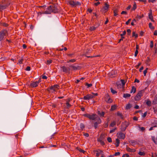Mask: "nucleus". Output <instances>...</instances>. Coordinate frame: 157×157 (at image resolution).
<instances>
[{"instance_id":"obj_1","label":"nucleus","mask_w":157,"mask_h":157,"mask_svg":"<svg viewBox=\"0 0 157 157\" xmlns=\"http://www.w3.org/2000/svg\"><path fill=\"white\" fill-rule=\"evenodd\" d=\"M58 10L56 6L52 5L50 6L47 8V10L44 12H39L38 13V14H41L42 13L44 14H50L52 13H58Z\"/></svg>"},{"instance_id":"obj_2","label":"nucleus","mask_w":157,"mask_h":157,"mask_svg":"<svg viewBox=\"0 0 157 157\" xmlns=\"http://www.w3.org/2000/svg\"><path fill=\"white\" fill-rule=\"evenodd\" d=\"M10 3L8 0L2 1L0 4V11L6 9L10 5Z\"/></svg>"},{"instance_id":"obj_3","label":"nucleus","mask_w":157,"mask_h":157,"mask_svg":"<svg viewBox=\"0 0 157 157\" xmlns=\"http://www.w3.org/2000/svg\"><path fill=\"white\" fill-rule=\"evenodd\" d=\"M8 32L6 30L3 29L0 32V41L2 42L3 41L6 36L7 35Z\"/></svg>"},{"instance_id":"obj_4","label":"nucleus","mask_w":157,"mask_h":157,"mask_svg":"<svg viewBox=\"0 0 157 157\" xmlns=\"http://www.w3.org/2000/svg\"><path fill=\"white\" fill-rule=\"evenodd\" d=\"M145 92V90H142L138 92L137 94L135 97V101H138L140 100L141 97L143 96V94Z\"/></svg>"},{"instance_id":"obj_5","label":"nucleus","mask_w":157,"mask_h":157,"mask_svg":"<svg viewBox=\"0 0 157 157\" xmlns=\"http://www.w3.org/2000/svg\"><path fill=\"white\" fill-rule=\"evenodd\" d=\"M129 125V123L127 121L122 122L121 125L120 129L121 131H124L125 130L127 127Z\"/></svg>"},{"instance_id":"obj_6","label":"nucleus","mask_w":157,"mask_h":157,"mask_svg":"<svg viewBox=\"0 0 157 157\" xmlns=\"http://www.w3.org/2000/svg\"><path fill=\"white\" fill-rule=\"evenodd\" d=\"M83 116L87 117L90 120H95L97 118V117H96V116H97L94 113H92L91 115L89 113H86L84 114Z\"/></svg>"},{"instance_id":"obj_7","label":"nucleus","mask_w":157,"mask_h":157,"mask_svg":"<svg viewBox=\"0 0 157 157\" xmlns=\"http://www.w3.org/2000/svg\"><path fill=\"white\" fill-rule=\"evenodd\" d=\"M109 7V5L108 4V2H105L104 3V6L101 10V11L105 13L107 12Z\"/></svg>"},{"instance_id":"obj_8","label":"nucleus","mask_w":157,"mask_h":157,"mask_svg":"<svg viewBox=\"0 0 157 157\" xmlns=\"http://www.w3.org/2000/svg\"><path fill=\"white\" fill-rule=\"evenodd\" d=\"M69 4L72 7H76L77 6H80L81 3L78 2L74 1H70L68 2Z\"/></svg>"},{"instance_id":"obj_9","label":"nucleus","mask_w":157,"mask_h":157,"mask_svg":"<svg viewBox=\"0 0 157 157\" xmlns=\"http://www.w3.org/2000/svg\"><path fill=\"white\" fill-rule=\"evenodd\" d=\"M104 98L105 101L108 103H111L113 101L110 98L109 94H108L105 95Z\"/></svg>"},{"instance_id":"obj_10","label":"nucleus","mask_w":157,"mask_h":157,"mask_svg":"<svg viewBox=\"0 0 157 157\" xmlns=\"http://www.w3.org/2000/svg\"><path fill=\"white\" fill-rule=\"evenodd\" d=\"M117 136L120 139H124L125 137V134L121 132H119L117 133Z\"/></svg>"},{"instance_id":"obj_11","label":"nucleus","mask_w":157,"mask_h":157,"mask_svg":"<svg viewBox=\"0 0 157 157\" xmlns=\"http://www.w3.org/2000/svg\"><path fill=\"white\" fill-rule=\"evenodd\" d=\"M59 87V86L58 85H55L50 86L49 89L52 90V92L53 93L56 91L58 89Z\"/></svg>"},{"instance_id":"obj_12","label":"nucleus","mask_w":157,"mask_h":157,"mask_svg":"<svg viewBox=\"0 0 157 157\" xmlns=\"http://www.w3.org/2000/svg\"><path fill=\"white\" fill-rule=\"evenodd\" d=\"M94 97V96L91 94H88L84 96L83 98H82L84 100H88Z\"/></svg>"},{"instance_id":"obj_13","label":"nucleus","mask_w":157,"mask_h":157,"mask_svg":"<svg viewBox=\"0 0 157 157\" xmlns=\"http://www.w3.org/2000/svg\"><path fill=\"white\" fill-rule=\"evenodd\" d=\"M96 120H97V121L94 123V127L95 129L97 128L98 125L101 124V119L99 117L96 118Z\"/></svg>"},{"instance_id":"obj_14","label":"nucleus","mask_w":157,"mask_h":157,"mask_svg":"<svg viewBox=\"0 0 157 157\" xmlns=\"http://www.w3.org/2000/svg\"><path fill=\"white\" fill-rule=\"evenodd\" d=\"M61 68L62 69V71L63 72L65 73L68 72L69 73L70 69L69 68H67L65 66H63L61 67Z\"/></svg>"},{"instance_id":"obj_15","label":"nucleus","mask_w":157,"mask_h":157,"mask_svg":"<svg viewBox=\"0 0 157 157\" xmlns=\"http://www.w3.org/2000/svg\"><path fill=\"white\" fill-rule=\"evenodd\" d=\"M94 152H96V156L97 157H98L100 155L102 154L103 153V151L100 149H98L97 150L94 151Z\"/></svg>"},{"instance_id":"obj_16","label":"nucleus","mask_w":157,"mask_h":157,"mask_svg":"<svg viewBox=\"0 0 157 157\" xmlns=\"http://www.w3.org/2000/svg\"><path fill=\"white\" fill-rule=\"evenodd\" d=\"M70 67H72L74 70H76L78 69H79L80 68V67L78 65H71Z\"/></svg>"},{"instance_id":"obj_17","label":"nucleus","mask_w":157,"mask_h":157,"mask_svg":"<svg viewBox=\"0 0 157 157\" xmlns=\"http://www.w3.org/2000/svg\"><path fill=\"white\" fill-rule=\"evenodd\" d=\"M38 82L36 81L32 82L30 85L32 87H35L38 86Z\"/></svg>"},{"instance_id":"obj_18","label":"nucleus","mask_w":157,"mask_h":157,"mask_svg":"<svg viewBox=\"0 0 157 157\" xmlns=\"http://www.w3.org/2000/svg\"><path fill=\"white\" fill-rule=\"evenodd\" d=\"M105 135L104 134H101L100 137L98 139L97 141H101V140H103L105 138Z\"/></svg>"},{"instance_id":"obj_19","label":"nucleus","mask_w":157,"mask_h":157,"mask_svg":"<svg viewBox=\"0 0 157 157\" xmlns=\"http://www.w3.org/2000/svg\"><path fill=\"white\" fill-rule=\"evenodd\" d=\"M126 150L129 152H134L136 151L135 149H131L128 147H126Z\"/></svg>"},{"instance_id":"obj_20","label":"nucleus","mask_w":157,"mask_h":157,"mask_svg":"<svg viewBox=\"0 0 157 157\" xmlns=\"http://www.w3.org/2000/svg\"><path fill=\"white\" fill-rule=\"evenodd\" d=\"M98 114L100 117H104V115L105 114V113L104 112H100L99 111H98Z\"/></svg>"},{"instance_id":"obj_21","label":"nucleus","mask_w":157,"mask_h":157,"mask_svg":"<svg viewBox=\"0 0 157 157\" xmlns=\"http://www.w3.org/2000/svg\"><path fill=\"white\" fill-rule=\"evenodd\" d=\"M144 17V15L143 14H142L140 15H136V17L135 18L136 19H137V20L138 19H140Z\"/></svg>"},{"instance_id":"obj_22","label":"nucleus","mask_w":157,"mask_h":157,"mask_svg":"<svg viewBox=\"0 0 157 157\" xmlns=\"http://www.w3.org/2000/svg\"><path fill=\"white\" fill-rule=\"evenodd\" d=\"M136 91V89L135 87L134 86H132V88L131 90L130 91V93H135Z\"/></svg>"},{"instance_id":"obj_23","label":"nucleus","mask_w":157,"mask_h":157,"mask_svg":"<svg viewBox=\"0 0 157 157\" xmlns=\"http://www.w3.org/2000/svg\"><path fill=\"white\" fill-rule=\"evenodd\" d=\"M116 147H117L119 146L120 141L118 138H117L116 139Z\"/></svg>"},{"instance_id":"obj_24","label":"nucleus","mask_w":157,"mask_h":157,"mask_svg":"<svg viewBox=\"0 0 157 157\" xmlns=\"http://www.w3.org/2000/svg\"><path fill=\"white\" fill-rule=\"evenodd\" d=\"M132 107V105L130 103L128 104L126 106L125 109H130Z\"/></svg>"},{"instance_id":"obj_25","label":"nucleus","mask_w":157,"mask_h":157,"mask_svg":"<svg viewBox=\"0 0 157 157\" xmlns=\"http://www.w3.org/2000/svg\"><path fill=\"white\" fill-rule=\"evenodd\" d=\"M131 96L130 94H123V97L125 98H129Z\"/></svg>"},{"instance_id":"obj_26","label":"nucleus","mask_w":157,"mask_h":157,"mask_svg":"<svg viewBox=\"0 0 157 157\" xmlns=\"http://www.w3.org/2000/svg\"><path fill=\"white\" fill-rule=\"evenodd\" d=\"M70 101V100H68V101H67V102L66 103L67 107L68 109L70 108L71 106V105H70L69 103V102Z\"/></svg>"},{"instance_id":"obj_27","label":"nucleus","mask_w":157,"mask_h":157,"mask_svg":"<svg viewBox=\"0 0 157 157\" xmlns=\"http://www.w3.org/2000/svg\"><path fill=\"white\" fill-rule=\"evenodd\" d=\"M118 12V10L117 9H116L113 11L114 16H116L118 15L117 13Z\"/></svg>"},{"instance_id":"obj_28","label":"nucleus","mask_w":157,"mask_h":157,"mask_svg":"<svg viewBox=\"0 0 157 157\" xmlns=\"http://www.w3.org/2000/svg\"><path fill=\"white\" fill-rule=\"evenodd\" d=\"M151 101L149 100H147L146 102V104L149 106H150L151 104Z\"/></svg>"},{"instance_id":"obj_29","label":"nucleus","mask_w":157,"mask_h":157,"mask_svg":"<svg viewBox=\"0 0 157 157\" xmlns=\"http://www.w3.org/2000/svg\"><path fill=\"white\" fill-rule=\"evenodd\" d=\"M136 3L135 2H134L133 5V7L132 9V10H136Z\"/></svg>"},{"instance_id":"obj_30","label":"nucleus","mask_w":157,"mask_h":157,"mask_svg":"<svg viewBox=\"0 0 157 157\" xmlns=\"http://www.w3.org/2000/svg\"><path fill=\"white\" fill-rule=\"evenodd\" d=\"M80 128L82 130H83L85 128L84 124L82 123H81L80 125Z\"/></svg>"},{"instance_id":"obj_31","label":"nucleus","mask_w":157,"mask_h":157,"mask_svg":"<svg viewBox=\"0 0 157 157\" xmlns=\"http://www.w3.org/2000/svg\"><path fill=\"white\" fill-rule=\"evenodd\" d=\"M138 154L140 155L141 156H144L145 153L144 151H139L138 153Z\"/></svg>"},{"instance_id":"obj_32","label":"nucleus","mask_w":157,"mask_h":157,"mask_svg":"<svg viewBox=\"0 0 157 157\" xmlns=\"http://www.w3.org/2000/svg\"><path fill=\"white\" fill-rule=\"evenodd\" d=\"M138 35L135 32L133 31L132 33V36L134 37L135 36V38H137L138 37Z\"/></svg>"},{"instance_id":"obj_33","label":"nucleus","mask_w":157,"mask_h":157,"mask_svg":"<svg viewBox=\"0 0 157 157\" xmlns=\"http://www.w3.org/2000/svg\"><path fill=\"white\" fill-rule=\"evenodd\" d=\"M97 27H94L92 26L90 27V30L91 31H93L96 29Z\"/></svg>"},{"instance_id":"obj_34","label":"nucleus","mask_w":157,"mask_h":157,"mask_svg":"<svg viewBox=\"0 0 157 157\" xmlns=\"http://www.w3.org/2000/svg\"><path fill=\"white\" fill-rule=\"evenodd\" d=\"M148 16L150 19L151 18H153V17L152 15V11L151 10H150V12Z\"/></svg>"},{"instance_id":"obj_35","label":"nucleus","mask_w":157,"mask_h":157,"mask_svg":"<svg viewBox=\"0 0 157 157\" xmlns=\"http://www.w3.org/2000/svg\"><path fill=\"white\" fill-rule=\"evenodd\" d=\"M116 108V106L115 105H113L111 106L110 110L111 111H113L115 110Z\"/></svg>"},{"instance_id":"obj_36","label":"nucleus","mask_w":157,"mask_h":157,"mask_svg":"<svg viewBox=\"0 0 157 157\" xmlns=\"http://www.w3.org/2000/svg\"><path fill=\"white\" fill-rule=\"evenodd\" d=\"M116 124V122L115 121H113L111 122V123L110 124V126L111 127H113L114 125H115Z\"/></svg>"},{"instance_id":"obj_37","label":"nucleus","mask_w":157,"mask_h":157,"mask_svg":"<svg viewBox=\"0 0 157 157\" xmlns=\"http://www.w3.org/2000/svg\"><path fill=\"white\" fill-rule=\"evenodd\" d=\"M110 90H111V92L113 94H115L116 93H117V91H116V90H114L113 88H110Z\"/></svg>"},{"instance_id":"obj_38","label":"nucleus","mask_w":157,"mask_h":157,"mask_svg":"<svg viewBox=\"0 0 157 157\" xmlns=\"http://www.w3.org/2000/svg\"><path fill=\"white\" fill-rule=\"evenodd\" d=\"M46 6H39V8H40V10L42 12H43V11L44 10H45V9L44 8V7H45Z\"/></svg>"},{"instance_id":"obj_39","label":"nucleus","mask_w":157,"mask_h":157,"mask_svg":"<svg viewBox=\"0 0 157 157\" xmlns=\"http://www.w3.org/2000/svg\"><path fill=\"white\" fill-rule=\"evenodd\" d=\"M76 61V60L75 59H71L67 61V63L71 62L74 63Z\"/></svg>"},{"instance_id":"obj_40","label":"nucleus","mask_w":157,"mask_h":157,"mask_svg":"<svg viewBox=\"0 0 157 157\" xmlns=\"http://www.w3.org/2000/svg\"><path fill=\"white\" fill-rule=\"evenodd\" d=\"M117 116H120L121 118H123V115H122V113H120V112H118L117 113Z\"/></svg>"},{"instance_id":"obj_41","label":"nucleus","mask_w":157,"mask_h":157,"mask_svg":"<svg viewBox=\"0 0 157 157\" xmlns=\"http://www.w3.org/2000/svg\"><path fill=\"white\" fill-rule=\"evenodd\" d=\"M74 53H70L67 54V56L70 58L73 57L74 56Z\"/></svg>"},{"instance_id":"obj_42","label":"nucleus","mask_w":157,"mask_h":157,"mask_svg":"<svg viewBox=\"0 0 157 157\" xmlns=\"http://www.w3.org/2000/svg\"><path fill=\"white\" fill-rule=\"evenodd\" d=\"M149 27L151 29H154V27L152 26V24L151 23H149Z\"/></svg>"},{"instance_id":"obj_43","label":"nucleus","mask_w":157,"mask_h":157,"mask_svg":"<svg viewBox=\"0 0 157 157\" xmlns=\"http://www.w3.org/2000/svg\"><path fill=\"white\" fill-rule=\"evenodd\" d=\"M152 141L154 142L155 144H157V141L155 140V138L154 136H152Z\"/></svg>"},{"instance_id":"obj_44","label":"nucleus","mask_w":157,"mask_h":157,"mask_svg":"<svg viewBox=\"0 0 157 157\" xmlns=\"http://www.w3.org/2000/svg\"><path fill=\"white\" fill-rule=\"evenodd\" d=\"M0 24L5 27H7L8 25L7 24L5 23H0Z\"/></svg>"},{"instance_id":"obj_45","label":"nucleus","mask_w":157,"mask_h":157,"mask_svg":"<svg viewBox=\"0 0 157 157\" xmlns=\"http://www.w3.org/2000/svg\"><path fill=\"white\" fill-rule=\"evenodd\" d=\"M114 73V71H112V72H110V73H109V75L110 76H111V77H114L115 76H113V75L111 76V75H113V74Z\"/></svg>"},{"instance_id":"obj_46","label":"nucleus","mask_w":157,"mask_h":157,"mask_svg":"<svg viewBox=\"0 0 157 157\" xmlns=\"http://www.w3.org/2000/svg\"><path fill=\"white\" fill-rule=\"evenodd\" d=\"M148 69L147 68H146V69L144 71V76H145L146 74V73L147 72V71Z\"/></svg>"},{"instance_id":"obj_47","label":"nucleus","mask_w":157,"mask_h":157,"mask_svg":"<svg viewBox=\"0 0 157 157\" xmlns=\"http://www.w3.org/2000/svg\"><path fill=\"white\" fill-rule=\"evenodd\" d=\"M107 141H108V142L109 143H111V142H112V139L111 137H108L107 138Z\"/></svg>"},{"instance_id":"obj_48","label":"nucleus","mask_w":157,"mask_h":157,"mask_svg":"<svg viewBox=\"0 0 157 157\" xmlns=\"http://www.w3.org/2000/svg\"><path fill=\"white\" fill-rule=\"evenodd\" d=\"M136 20L135 19H133L132 20V22L131 23V25H134V23L135 22H136Z\"/></svg>"},{"instance_id":"obj_49","label":"nucleus","mask_w":157,"mask_h":157,"mask_svg":"<svg viewBox=\"0 0 157 157\" xmlns=\"http://www.w3.org/2000/svg\"><path fill=\"white\" fill-rule=\"evenodd\" d=\"M86 86H87L88 88L91 87L92 86V85L91 83L89 84L88 83H86Z\"/></svg>"},{"instance_id":"obj_50","label":"nucleus","mask_w":157,"mask_h":157,"mask_svg":"<svg viewBox=\"0 0 157 157\" xmlns=\"http://www.w3.org/2000/svg\"><path fill=\"white\" fill-rule=\"evenodd\" d=\"M98 141L100 142L102 145H104L105 144V143L103 140Z\"/></svg>"},{"instance_id":"obj_51","label":"nucleus","mask_w":157,"mask_h":157,"mask_svg":"<svg viewBox=\"0 0 157 157\" xmlns=\"http://www.w3.org/2000/svg\"><path fill=\"white\" fill-rule=\"evenodd\" d=\"M153 45H154L153 42L152 41H151L150 42V47L151 48H152L153 47Z\"/></svg>"},{"instance_id":"obj_52","label":"nucleus","mask_w":157,"mask_h":157,"mask_svg":"<svg viewBox=\"0 0 157 157\" xmlns=\"http://www.w3.org/2000/svg\"><path fill=\"white\" fill-rule=\"evenodd\" d=\"M116 129L117 128H115L114 129L110 130L109 132L110 133H112L113 132H114Z\"/></svg>"},{"instance_id":"obj_53","label":"nucleus","mask_w":157,"mask_h":157,"mask_svg":"<svg viewBox=\"0 0 157 157\" xmlns=\"http://www.w3.org/2000/svg\"><path fill=\"white\" fill-rule=\"evenodd\" d=\"M127 31L128 34V35H130L131 33V30L129 29H127Z\"/></svg>"},{"instance_id":"obj_54","label":"nucleus","mask_w":157,"mask_h":157,"mask_svg":"<svg viewBox=\"0 0 157 157\" xmlns=\"http://www.w3.org/2000/svg\"><path fill=\"white\" fill-rule=\"evenodd\" d=\"M126 33V32L125 30L122 33L120 34V36H124Z\"/></svg>"},{"instance_id":"obj_55","label":"nucleus","mask_w":157,"mask_h":157,"mask_svg":"<svg viewBox=\"0 0 157 157\" xmlns=\"http://www.w3.org/2000/svg\"><path fill=\"white\" fill-rule=\"evenodd\" d=\"M120 155V152H116L114 154V156H117Z\"/></svg>"},{"instance_id":"obj_56","label":"nucleus","mask_w":157,"mask_h":157,"mask_svg":"<svg viewBox=\"0 0 157 157\" xmlns=\"http://www.w3.org/2000/svg\"><path fill=\"white\" fill-rule=\"evenodd\" d=\"M23 59H20L19 60V64H21L22 63V62L23 61Z\"/></svg>"},{"instance_id":"obj_57","label":"nucleus","mask_w":157,"mask_h":157,"mask_svg":"<svg viewBox=\"0 0 157 157\" xmlns=\"http://www.w3.org/2000/svg\"><path fill=\"white\" fill-rule=\"evenodd\" d=\"M130 143L132 145H134L136 144H135V142L133 140H132L130 141Z\"/></svg>"},{"instance_id":"obj_58","label":"nucleus","mask_w":157,"mask_h":157,"mask_svg":"<svg viewBox=\"0 0 157 157\" xmlns=\"http://www.w3.org/2000/svg\"><path fill=\"white\" fill-rule=\"evenodd\" d=\"M25 70L27 71H29L30 70V67L29 66H27L25 69Z\"/></svg>"},{"instance_id":"obj_59","label":"nucleus","mask_w":157,"mask_h":157,"mask_svg":"<svg viewBox=\"0 0 157 157\" xmlns=\"http://www.w3.org/2000/svg\"><path fill=\"white\" fill-rule=\"evenodd\" d=\"M131 20V19H128V20L126 22V23H125L127 25H128V24L129 23Z\"/></svg>"},{"instance_id":"obj_60","label":"nucleus","mask_w":157,"mask_h":157,"mask_svg":"<svg viewBox=\"0 0 157 157\" xmlns=\"http://www.w3.org/2000/svg\"><path fill=\"white\" fill-rule=\"evenodd\" d=\"M138 53V50H136V51H135V54H134V56H137V55Z\"/></svg>"},{"instance_id":"obj_61","label":"nucleus","mask_w":157,"mask_h":157,"mask_svg":"<svg viewBox=\"0 0 157 157\" xmlns=\"http://www.w3.org/2000/svg\"><path fill=\"white\" fill-rule=\"evenodd\" d=\"M52 62V61L51 60H48L47 61V63L48 64H50Z\"/></svg>"},{"instance_id":"obj_62","label":"nucleus","mask_w":157,"mask_h":157,"mask_svg":"<svg viewBox=\"0 0 157 157\" xmlns=\"http://www.w3.org/2000/svg\"><path fill=\"white\" fill-rule=\"evenodd\" d=\"M42 78L44 79H47V77L45 75H43L42 76Z\"/></svg>"},{"instance_id":"obj_63","label":"nucleus","mask_w":157,"mask_h":157,"mask_svg":"<svg viewBox=\"0 0 157 157\" xmlns=\"http://www.w3.org/2000/svg\"><path fill=\"white\" fill-rule=\"evenodd\" d=\"M121 14H127V13L126 11H122Z\"/></svg>"},{"instance_id":"obj_64","label":"nucleus","mask_w":157,"mask_h":157,"mask_svg":"<svg viewBox=\"0 0 157 157\" xmlns=\"http://www.w3.org/2000/svg\"><path fill=\"white\" fill-rule=\"evenodd\" d=\"M154 35L155 36L157 35V30H155V31L154 33Z\"/></svg>"}]
</instances>
